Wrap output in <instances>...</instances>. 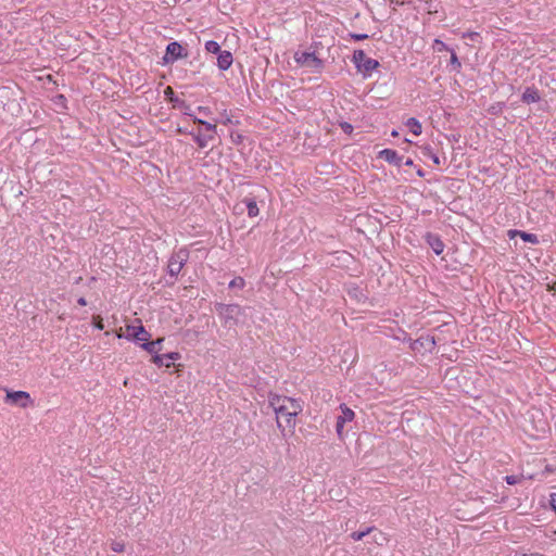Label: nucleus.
<instances>
[{"label": "nucleus", "mask_w": 556, "mask_h": 556, "mask_svg": "<svg viewBox=\"0 0 556 556\" xmlns=\"http://www.w3.org/2000/svg\"><path fill=\"white\" fill-rule=\"evenodd\" d=\"M268 404L277 415L278 428H282V425L279 420L280 417L286 418V424L289 428L295 427V417L303 410L301 400L276 393H269Z\"/></svg>", "instance_id": "nucleus-1"}, {"label": "nucleus", "mask_w": 556, "mask_h": 556, "mask_svg": "<svg viewBox=\"0 0 556 556\" xmlns=\"http://www.w3.org/2000/svg\"><path fill=\"white\" fill-rule=\"evenodd\" d=\"M215 311L226 327L238 325L243 308L239 304L215 303Z\"/></svg>", "instance_id": "nucleus-2"}, {"label": "nucleus", "mask_w": 556, "mask_h": 556, "mask_svg": "<svg viewBox=\"0 0 556 556\" xmlns=\"http://www.w3.org/2000/svg\"><path fill=\"white\" fill-rule=\"evenodd\" d=\"M355 67L363 74L364 78L371 75V72L380 66V63L371 58H367L363 50H355L352 58Z\"/></svg>", "instance_id": "nucleus-3"}, {"label": "nucleus", "mask_w": 556, "mask_h": 556, "mask_svg": "<svg viewBox=\"0 0 556 556\" xmlns=\"http://www.w3.org/2000/svg\"><path fill=\"white\" fill-rule=\"evenodd\" d=\"M190 252L187 248H181L174 252L167 264V273L170 277L176 278L189 260Z\"/></svg>", "instance_id": "nucleus-4"}, {"label": "nucleus", "mask_w": 556, "mask_h": 556, "mask_svg": "<svg viewBox=\"0 0 556 556\" xmlns=\"http://www.w3.org/2000/svg\"><path fill=\"white\" fill-rule=\"evenodd\" d=\"M188 52L184 49V47L177 42H169L166 47L165 55L163 56L164 64H170L176 62L179 59L187 58Z\"/></svg>", "instance_id": "nucleus-5"}, {"label": "nucleus", "mask_w": 556, "mask_h": 556, "mask_svg": "<svg viewBox=\"0 0 556 556\" xmlns=\"http://www.w3.org/2000/svg\"><path fill=\"white\" fill-rule=\"evenodd\" d=\"M164 94H165V98L166 100L172 103L173 108L174 109H180L184 111V114L185 115H188V116H193L192 112H191V108L190 105L182 99L178 98L175 92H174V89L170 87V86H167L164 90Z\"/></svg>", "instance_id": "nucleus-6"}, {"label": "nucleus", "mask_w": 556, "mask_h": 556, "mask_svg": "<svg viewBox=\"0 0 556 556\" xmlns=\"http://www.w3.org/2000/svg\"><path fill=\"white\" fill-rule=\"evenodd\" d=\"M5 402L25 408L31 403V400L28 392L8 391Z\"/></svg>", "instance_id": "nucleus-7"}, {"label": "nucleus", "mask_w": 556, "mask_h": 556, "mask_svg": "<svg viewBox=\"0 0 556 556\" xmlns=\"http://www.w3.org/2000/svg\"><path fill=\"white\" fill-rule=\"evenodd\" d=\"M295 61L304 66L320 68L323 61L315 54V52H302L295 54Z\"/></svg>", "instance_id": "nucleus-8"}, {"label": "nucleus", "mask_w": 556, "mask_h": 556, "mask_svg": "<svg viewBox=\"0 0 556 556\" xmlns=\"http://www.w3.org/2000/svg\"><path fill=\"white\" fill-rule=\"evenodd\" d=\"M340 409H341L342 414L337 417L336 431H337L338 435L341 438L345 422L352 421L354 419L355 414L345 404H341Z\"/></svg>", "instance_id": "nucleus-9"}, {"label": "nucleus", "mask_w": 556, "mask_h": 556, "mask_svg": "<svg viewBox=\"0 0 556 556\" xmlns=\"http://www.w3.org/2000/svg\"><path fill=\"white\" fill-rule=\"evenodd\" d=\"M180 358V354L178 352H169L162 355H153L152 362L159 367H170L172 362H175Z\"/></svg>", "instance_id": "nucleus-10"}, {"label": "nucleus", "mask_w": 556, "mask_h": 556, "mask_svg": "<svg viewBox=\"0 0 556 556\" xmlns=\"http://www.w3.org/2000/svg\"><path fill=\"white\" fill-rule=\"evenodd\" d=\"M424 239L437 255H440L444 251L445 244L443 243L439 235L433 232H427L424 236Z\"/></svg>", "instance_id": "nucleus-11"}, {"label": "nucleus", "mask_w": 556, "mask_h": 556, "mask_svg": "<svg viewBox=\"0 0 556 556\" xmlns=\"http://www.w3.org/2000/svg\"><path fill=\"white\" fill-rule=\"evenodd\" d=\"M128 337L132 338L135 341H140L144 343L151 337V334L146 330V328L140 326H127Z\"/></svg>", "instance_id": "nucleus-12"}, {"label": "nucleus", "mask_w": 556, "mask_h": 556, "mask_svg": "<svg viewBox=\"0 0 556 556\" xmlns=\"http://www.w3.org/2000/svg\"><path fill=\"white\" fill-rule=\"evenodd\" d=\"M379 159L384 160L386 162L396 165L397 167L401 166L403 157L397 154L395 150L392 149H383L378 154Z\"/></svg>", "instance_id": "nucleus-13"}, {"label": "nucleus", "mask_w": 556, "mask_h": 556, "mask_svg": "<svg viewBox=\"0 0 556 556\" xmlns=\"http://www.w3.org/2000/svg\"><path fill=\"white\" fill-rule=\"evenodd\" d=\"M232 54L229 51H220L217 58V66L222 71H227L232 64Z\"/></svg>", "instance_id": "nucleus-14"}, {"label": "nucleus", "mask_w": 556, "mask_h": 556, "mask_svg": "<svg viewBox=\"0 0 556 556\" xmlns=\"http://www.w3.org/2000/svg\"><path fill=\"white\" fill-rule=\"evenodd\" d=\"M541 99L539 91L534 87H527L521 96V100L523 103L531 104L539 102Z\"/></svg>", "instance_id": "nucleus-15"}, {"label": "nucleus", "mask_w": 556, "mask_h": 556, "mask_svg": "<svg viewBox=\"0 0 556 556\" xmlns=\"http://www.w3.org/2000/svg\"><path fill=\"white\" fill-rule=\"evenodd\" d=\"M508 235L510 238H515L516 236H519L525 242H530L532 244L539 243V238L534 233L526 232L522 230H509Z\"/></svg>", "instance_id": "nucleus-16"}, {"label": "nucleus", "mask_w": 556, "mask_h": 556, "mask_svg": "<svg viewBox=\"0 0 556 556\" xmlns=\"http://www.w3.org/2000/svg\"><path fill=\"white\" fill-rule=\"evenodd\" d=\"M164 341V338H159L155 341L148 342L141 344V348L152 355H159L157 353L161 351V344Z\"/></svg>", "instance_id": "nucleus-17"}, {"label": "nucleus", "mask_w": 556, "mask_h": 556, "mask_svg": "<svg viewBox=\"0 0 556 556\" xmlns=\"http://www.w3.org/2000/svg\"><path fill=\"white\" fill-rule=\"evenodd\" d=\"M216 134L207 132L206 135H202L201 132L192 134L194 142L199 146V148L207 147L210 141L215 139Z\"/></svg>", "instance_id": "nucleus-18"}, {"label": "nucleus", "mask_w": 556, "mask_h": 556, "mask_svg": "<svg viewBox=\"0 0 556 556\" xmlns=\"http://www.w3.org/2000/svg\"><path fill=\"white\" fill-rule=\"evenodd\" d=\"M243 203L247 205L248 215L250 217H255L258 215L260 210L257 207L256 201L253 198H245Z\"/></svg>", "instance_id": "nucleus-19"}, {"label": "nucleus", "mask_w": 556, "mask_h": 556, "mask_svg": "<svg viewBox=\"0 0 556 556\" xmlns=\"http://www.w3.org/2000/svg\"><path fill=\"white\" fill-rule=\"evenodd\" d=\"M406 126L414 135L418 136L421 134V124L415 117H409L406 122Z\"/></svg>", "instance_id": "nucleus-20"}, {"label": "nucleus", "mask_w": 556, "mask_h": 556, "mask_svg": "<svg viewBox=\"0 0 556 556\" xmlns=\"http://www.w3.org/2000/svg\"><path fill=\"white\" fill-rule=\"evenodd\" d=\"M450 72L459 73L462 68V63L458 60L454 50H451V59H450Z\"/></svg>", "instance_id": "nucleus-21"}, {"label": "nucleus", "mask_w": 556, "mask_h": 556, "mask_svg": "<svg viewBox=\"0 0 556 556\" xmlns=\"http://www.w3.org/2000/svg\"><path fill=\"white\" fill-rule=\"evenodd\" d=\"M193 118V122L203 126V128L211 134H216V124H212L210 122H206L204 119L198 118L197 116H191Z\"/></svg>", "instance_id": "nucleus-22"}, {"label": "nucleus", "mask_w": 556, "mask_h": 556, "mask_svg": "<svg viewBox=\"0 0 556 556\" xmlns=\"http://www.w3.org/2000/svg\"><path fill=\"white\" fill-rule=\"evenodd\" d=\"M374 530V527H367L365 530L362 531H354L351 533V539L353 541H361L363 540L367 534H369Z\"/></svg>", "instance_id": "nucleus-23"}, {"label": "nucleus", "mask_w": 556, "mask_h": 556, "mask_svg": "<svg viewBox=\"0 0 556 556\" xmlns=\"http://www.w3.org/2000/svg\"><path fill=\"white\" fill-rule=\"evenodd\" d=\"M422 154L425 156L430 157L435 165H439L441 163L440 157L433 152L432 148L429 146L422 148Z\"/></svg>", "instance_id": "nucleus-24"}, {"label": "nucleus", "mask_w": 556, "mask_h": 556, "mask_svg": "<svg viewBox=\"0 0 556 556\" xmlns=\"http://www.w3.org/2000/svg\"><path fill=\"white\" fill-rule=\"evenodd\" d=\"M205 50L212 54H218L220 50V46L215 40H208L205 42Z\"/></svg>", "instance_id": "nucleus-25"}, {"label": "nucleus", "mask_w": 556, "mask_h": 556, "mask_svg": "<svg viewBox=\"0 0 556 556\" xmlns=\"http://www.w3.org/2000/svg\"><path fill=\"white\" fill-rule=\"evenodd\" d=\"M433 49L435 51H438V52H442V51L451 52V50H453L445 42H443L441 39H434V41H433Z\"/></svg>", "instance_id": "nucleus-26"}, {"label": "nucleus", "mask_w": 556, "mask_h": 556, "mask_svg": "<svg viewBox=\"0 0 556 556\" xmlns=\"http://www.w3.org/2000/svg\"><path fill=\"white\" fill-rule=\"evenodd\" d=\"M245 281L242 277H235L228 285L230 289H243Z\"/></svg>", "instance_id": "nucleus-27"}, {"label": "nucleus", "mask_w": 556, "mask_h": 556, "mask_svg": "<svg viewBox=\"0 0 556 556\" xmlns=\"http://www.w3.org/2000/svg\"><path fill=\"white\" fill-rule=\"evenodd\" d=\"M504 479L510 485L517 484L521 481V478L515 475L506 476Z\"/></svg>", "instance_id": "nucleus-28"}, {"label": "nucleus", "mask_w": 556, "mask_h": 556, "mask_svg": "<svg viewBox=\"0 0 556 556\" xmlns=\"http://www.w3.org/2000/svg\"><path fill=\"white\" fill-rule=\"evenodd\" d=\"M111 548H112V551H114L116 553H122L124 551L125 546H124V543L114 541L111 544Z\"/></svg>", "instance_id": "nucleus-29"}, {"label": "nucleus", "mask_w": 556, "mask_h": 556, "mask_svg": "<svg viewBox=\"0 0 556 556\" xmlns=\"http://www.w3.org/2000/svg\"><path fill=\"white\" fill-rule=\"evenodd\" d=\"M353 40L355 41H362V40H366L369 38V36L367 34H356V33H351L349 35Z\"/></svg>", "instance_id": "nucleus-30"}, {"label": "nucleus", "mask_w": 556, "mask_h": 556, "mask_svg": "<svg viewBox=\"0 0 556 556\" xmlns=\"http://www.w3.org/2000/svg\"><path fill=\"white\" fill-rule=\"evenodd\" d=\"M340 127L343 130V132L350 135L353 131V126L348 122L340 123Z\"/></svg>", "instance_id": "nucleus-31"}, {"label": "nucleus", "mask_w": 556, "mask_h": 556, "mask_svg": "<svg viewBox=\"0 0 556 556\" xmlns=\"http://www.w3.org/2000/svg\"><path fill=\"white\" fill-rule=\"evenodd\" d=\"M549 505L556 513V493L549 495Z\"/></svg>", "instance_id": "nucleus-32"}, {"label": "nucleus", "mask_w": 556, "mask_h": 556, "mask_svg": "<svg viewBox=\"0 0 556 556\" xmlns=\"http://www.w3.org/2000/svg\"><path fill=\"white\" fill-rule=\"evenodd\" d=\"M464 37H468L469 39L475 41L478 38H480V35L478 33H466L464 34Z\"/></svg>", "instance_id": "nucleus-33"}, {"label": "nucleus", "mask_w": 556, "mask_h": 556, "mask_svg": "<svg viewBox=\"0 0 556 556\" xmlns=\"http://www.w3.org/2000/svg\"><path fill=\"white\" fill-rule=\"evenodd\" d=\"M198 112L203 115H208L211 113V110L207 106H198Z\"/></svg>", "instance_id": "nucleus-34"}, {"label": "nucleus", "mask_w": 556, "mask_h": 556, "mask_svg": "<svg viewBox=\"0 0 556 556\" xmlns=\"http://www.w3.org/2000/svg\"><path fill=\"white\" fill-rule=\"evenodd\" d=\"M77 303H78L80 306H86V305H87V301H86V299H85V298H83V296H81V298H79V299L77 300Z\"/></svg>", "instance_id": "nucleus-35"}, {"label": "nucleus", "mask_w": 556, "mask_h": 556, "mask_svg": "<svg viewBox=\"0 0 556 556\" xmlns=\"http://www.w3.org/2000/svg\"><path fill=\"white\" fill-rule=\"evenodd\" d=\"M392 3L396 4V5H403L406 3L405 0H391Z\"/></svg>", "instance_id": "nucleus-36"}, {"label": "nucleus", "mask_w": 556, "mask_h": 556, "mask_svg": "<svg viewBox=\"0 0 556 556\" xmlns=\"http://www.w3.org/2000/svg\"><path fill=\"white\" fill-rule=\"evenodd\" d=\"M404 164H405L406 166H413V165H414V161H413L412 159H407V160L404 162Z\"/></svg>", "instance_id": "nucleus-37"}, {"label": "nucleus", "mask_w": 556, "mask_h": 556, "mask_svg": "<svg viewBox=\"0 0 556 556\" xmlns=\"http://www.w3.org/2000/svg\"><path fill=\"white\" fill-rule=\"evenodd\" d=\"M417 175H418L419 177H424V176H425V173H424V170H422V169H420V168H419V169L417 170Z\"/></svg>", "instance_id": "nucleus-38"}, {"label": "nucleus", "mask_w": 556, "mask_h": 556, "mask_svg": "<svg viewBox=\"0 0 556 556\" xmlns=\"http://www.w3.org/2000/svg\"><path fill=\"white\" fill-rule=\"evenodd\" d=\"M96 327H97L98 329H103V324H102V321H99L98 324H96Z\"/></svg>", "instance_id": "nucleus-39"}, {"label": "nucleus", "mask_w": 556, "mask_h": 556, "mask_svg": "<svg viewBox=\"0 0 556 556\" xmlns=\"http://www.w3.org/2000/svg\"><path fill=\"white\" fill-rule=\"evenodd\" d=\"M391 135H392L393 137H397V136H399V132H397L396 130H393V131L391 132Z\"/></svg>", "instance_id": "nucleus-40"}, {"label": "nucleus", "mask_w": 556, "mask_h": 556, "mask_svg": "<svg viewBox=\"0 0 556 556\" xmlns=\"http://www.w3.org/2000/svg\"><path fill=\"white\" fill-rule=\"evenodd\" d=\"M228 123H231V119L230 118H227L225 124H228Z\"/></svg>", "instance_id": "nucleus-41"}]
</instances>
